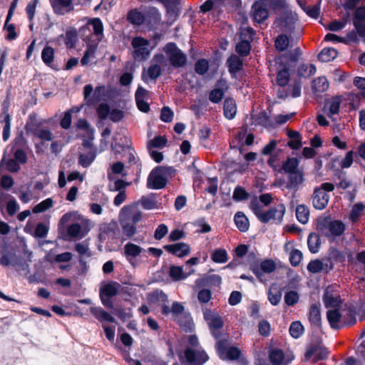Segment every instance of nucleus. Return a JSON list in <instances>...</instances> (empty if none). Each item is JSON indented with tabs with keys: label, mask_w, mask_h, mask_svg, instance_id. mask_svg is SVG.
<instances>
[{
	"label": "nucleus",
	"mask_w": 365,
	"mask_h": 365,
	"mask_svg": "<svg viewBox=\"0 0 365 365\" xmlns=\"http://www.w3.org/2000/svg\"><path fill=\"white\" fill-rule=\"evenodd\" d=\"M175 170L172 168L159 166L150 173L147 186L152 189L163 188L167 183V178L174 175Z\"/></svg>",
	"instance_id": "1"
},
{
	"label": "nucleus",
	"mask_w": 365,
	"mask_h": 365,
	"mask_svg": "<svg viewBox=\"0 0 365 365\" xmlns=\"http://www.w3.org/2000/svg\"><path fill=\"white\" fill-rule=\"evenodd\" d=\"M317 230L327 237H337L343 234L345 225L341 221L331 220L329 217L317 220Z\"/></svg>",
	"instance_id": "2"
},
{
	"label": "nucleus",
	"mask_w": 365,
	"mask_h": 365,
	"mask_svg": "<svg viewBox=\"0 0 365 365\" xmlns=\"http://www.w3.org/2000/svg\"><path fill=\"white\" fill-rule=\"evenodd\" d=\"M103 24L98 18L92 19L81 29L83 41L98 40V43H100L103 36Z\"/></svg>",
	"instance_id": "3"
},
{
	"label": "nucleus",
	"mask_w": 365,
	"mask_h": 365,
	"mask_svg": "<svg viewBox=\"0 0 365 365\" xmlns=\"http://www.w3.org/2000/svg\"><path fill=\"white\" fill-rule=\"evenodd\" d=\"M334 189V185L332 183L324 182L319 187L314 189L312 204L316 209L322 210L328 204L329 195L327 192L332 191Z\"/></svg>",
	"instance_id": "4"
},
{
	"label": "nucleus",
	"mask_w": 365,
	"mask_h": 365,
	"mask_svg": "<svg viewBox=\"0 0 365 365\" xmlns=\"http://www.w3.org/2000/svg\"><path fill=\"white\" fill-rule=\"evenodd\" d=\"M178 356L180 361L187 365H202L209 359L204 350L195 351L189 347L185 350L184 355L180 354Z\"/></svg>",
	"instance_id": "5"
},
{
	"label": "nucleus",
	"mask_w": 365,
	"mask_h": 365,
	"mask_svg": "<svg viewBox=\"0 0 365 365\" xmlns=\"http://www.w3.org/2000/svg\"><path fill=\"white\" fill-rule=\"evenodd\" d=\"M163 51L171 65L175 68L183 67L187 63V56L173 43H168Z\"/></svg>",
	"instance_id": "6"
},
{
	"label": "nucleus",
	"mask_w": 365,
	"mask_h": 365,
	"mask_svg": "<svg viewBox=\"0 0 365 365\" xmlns=\"http://www.w3.org/2000/svg\"><path fill=\"white\" fill-rule=\"evenodd\" d=\"M149 43L148 40L141 36H136L133 38L131 42L133 49L132 55L135 61H142L148 58L150 53L148 48Z\"/></svg>",
	"instance_id": "7"
},
{
	"label": "nucleus",
	"mask_w": 365,
	"mask_h": 365,
	"mask_svg": "<svg viewBox=\"0 0 365 365\" xmlns=\"http://www.w3.org/2000/svg\"><path fill=\"white\" fill-rule=\"evenodd\" d=\"M0 264L4 267L11 266L17 271L23 267V252L21 250H14L13 248L6 251L0 257Z\"/></svg>",
	"instance_id": "8"
},
{
	"label": "nucleus",
	"mask_w": 365,
	"mask_h": 365,
	"mask_svg": "<svg viewBox=\"0 0 365 365\" xmlns=\"http://www.w3.org/2000/svg\"><path fill=\"white\" fill-rule=\"evenodd\" d=\"M297 19V15L287 10L277 18L275 23L282 31L292 34L296 28Z\"/></svg>",
	"instance_id": "9"
},
{
	"label": "nucleus",
	"mask_w": 365,
	"mask_h": 365,
	"mask_svg": "<svg viewBox=\"0 0 365 365\" xmlns=\"http://www.w3.org/2000/svg\"><path fill=\"white\" fill-rule=\"evenodd\" d=\"M269 358L272 365H287L294 359L292 354H285L278 348H271L269 351Z\"/></svg>",
	"instance_id": "10"
},
{
	"label": "nucleus",
	"mask_w": 365,
	"mask_h": 365,
	"mask_svg": "<svg viewBox=\"0 0 365 365\" xmlns=\"http://www.w3.org/2000/svg\"><path fill=\"white\" fill-rule=\"evenodd\" d=\"M226 341L220 340L217 343V349L219 356L222 359L235 361L240 359L241 356L240 350L235 346H230L228 349L225 347Z\"/></svg>",
	"instance_id": "11"
},
{
	"label": "nucleus",
	"mask_w": 365,
	"mask_h": 365,
	"mask_svg": "<svg viewBox=\"0 0 365 365\" xmlns=\"http://www.w3.org/2000/svg\"><path fill=\"white\" fill-rule=\"evenodd\" d=\"M285 212V206L283 204H279L269 210L263 212L262 215L259 216V220L263 223H267L270 220L281 221Z\"/></svg>",
	"instance_id": "12"
},
{
	"label": "nucleus",
	"mask_w": 365,
	"mask_h": 365,
	"mask_svg": "<svg viewBox=\"0 0 365 365\" xmlns=\"http://www.w3.org/2000/svg\"><path fill=\"white\" fill-rule=\"evenodd\" d=\"M165 62V57L163 54H156L150 61L147 73L150 79L155 80L161 75V66Z\"/></svg>",
	"instance_id": "13"
},
{
	"label": "nucleus",
	"mask_w": 365,
	"mask_h": 365,
	"mask_svg": "<svg viewBox=\"0 0 365 365\" xmlns=\"http://www.w3.org/2000/svg\"><path fill=\"white\" fill-rule=\"evenodd\" d=\"M88 224V220H85L83 225L78 223H73L68 227V235L75 239H82L86 236L88 232L86 225Z\"/></svg>",
	"instance_id": "14"
},
{
	"label": "nucleus",
	"mask_w": 365,
	"mask_h": 365,
	"mask_svg": "<svg viewBox=\"0 0 365 365\" xmlns=\"http://www.w3.org/2000/svg\"><path fill=\"white\" fill-rule=\"evenodd\" d=\"M164 249L169 253L182 257L190 253V249L187 244L184 242H178L173 245H167L164 246Z\"/></svg>",
	"instance_id": "15"
},
{
	"label": "nucleus",
	"mask_w": 365,
	"mask_h": 365,
	"mask_svg": "<svg viewBox=\"0 0 365 365\" xmlns=\"http://www.w3.org/2000/svg\"><path fill=\"white\" fill-rule=\"evenodd\" d=\"M304 181V169H302L288 175V182L286 185V187L297 192L299 186L303 184Z\"/></svg>",
	"instance_id": "16"
},
{
	"label": "nucleus",
	"mask_w": 365,
	"mask_h": 365,
	"mask_svg": "<svg viewBox=\"0 0 365 365\" xmlns=\"http://www.w3.org/2000/svg\"><path fill=\"white\" fill-rule=\"evenodd\" d=\"M252 11L253 19L258 23L263 22L267 19L269 14H270V12L262 0L261 2L256 3L252 6Z\"/></svg>",
	"instance_id": "17"
},
{
	"label": "nucleus",
	"mask_w": 365,
	"mask_h": 365,
	"mask_svg": "<svg viewBox=\"0 0 365 365\" xmlns=\"http://www.w3.org/2000/svg\"><path fill=\"white\" fill-rule=\"evenodd\" d=\"M55 13L63 15L73 9V0H50Z\"/></svg>",
	"instance_id": "18"
},
{
	"label": "nucleus",
	"mask_w": 365,
	"mask_h": 365,
	"mask_svg": "<svg viewBox=\"0 0 365 365\" xmlns=\"http://www.w3.org/2000/svg\"><path fill=\"white\" fill-rule=\"evenodd\" d=\"M270 14L274 12L278 16L288 10L284 0H262Z\"/></svg>",
	"instance_id": "19"
},
{
	"label": "nucleus",
	"mask_w": 365,
	"mask_h": 365,
	"mask_svg": "<svg viewBox=\"0 0 365 365\" xmlns=\"http://www.w3.org/2000/svg\"><path fill=\"white\" fill-rule=\"evenodd\" d=\"M332 269L333 264L327 262L325 259L323 261L320 259L312 260L307 265V269L311 273H318L322 271L327 272Z\"/></svg>",
	"instance_id": "20"
},
{
	"label": "nucleus",
	"mask_w": 365,
	"mask_h": 365,
	"mask_svg": "<svg viewBox=\"0 0 365 365\" xmlns=\"http://www.w3.org/2000/svg\"><path fill=\"white\" fill-rule=\"evenodd\" d=\"M145 16L138 9H133L128 11L126 20L133 26H140L145 23Z\"/></svg>",
	"instance_id": "21"
},
{
	"label": "nucleus",
	"mask_w": 365,
	"mask_h": 365,
	"mask_svg": "<svg viewBox=\"0 0 365 365\" xmlns=\"http://www.w3.org/2000/svg\"><path fill=\"white\" fill-rule=\"evenodd\" d=\"M145 23L150 26L159 24L161 20V15L158 9L154 6H149L145 9Z\"/></svg>",
	"instance_id": "22"
},
{
	"label": "nucleus",
	"mask_w": 365,
	"mask_h": 365,
	"mask_svg": "<svg viewBox=\"0 0 365 365\" xmlns=\"http://www.w3.org/2000/svg\"><path fill=\"white\" fill-rule=\"evenodd\" d=\"M85 41L86 43L87 48L81 60V63L83 66L87 65L91 59L95 58V53L99 43H98V40Z\"/></svg>",
	"instance_id": "23"
},
{
	"label": "nucleus",
	"mask_w": 365,
	"mask_h": 365,
	"mask_svg": "<svg viewBox=\"0 0 365 365\" xmlns=\"http://www.w3.org/2000/svg\"><path fill=\"white\" fill-rule=\"evenodd\" d=\"M302 169L303 168L299 167V161L297 158H288L284 162H283L281 169H279L278 171L281 172V170H283L284 173L289 175Z\"/></svg>",
	"instance_id": "24"
},
{
	"label": "nucleus",
	"mask_w": 365,
	"mask_h": 365,
	"mask_svg": "<svg viewBox=\"0 0 365 365\" xmlns=\"http://www.w3.org/2000/svg\"><path fill=\"white\" fill-rule=\"evenodd\" d=\"M121 287V285L115 282H108L103 286H102L100 289L99 295L113 297L118 294L119 289Z\"/></svg>",
	"instance_id": "25"
},
{
	"label": "nucleus",
	"mask_w": 365,
	"mask_h": 365,
	"mask_svg": "<svg viewBox=\"0 0 365 365\" xmlns=\"http://www.w3.org/2000/svg\"><path fill=\"white\" fill-rule=\"evenodd\" d=\"M91 313L101 322H115V318L108 312L101 307H92L90 308Z\"/></svg>",
	"instance_id": "26"
},
{
	"label": "nucleus",
	"mask_w": 365,
	"mask_h": 365,
	"mask_svg": "<svg viewBox=\"0 0 365 365\" xmlns=\"http://www.w3.org/2000/svg\"><path fill=\"white\" fill-rule=\"evenodd\" d=\"M284 249L287 252H289V261L292 266H297L299 264L302 259V253L297 249H293L292 245L290 242H287L284 245Z\"/></svg>",
	"instance_id": "27"
},
{
	"label": "nucleus",
	"mask_w": 365,
	"mask_h": 365,
	"mask_svg": "<svg viewBox=\"0 0 365 365\" xmlns=\"http://www.w3.org/2000/svg\"><path fill=\"white\" fill-rule=\"evenodd\" d=\"M194 272V269H192L189 273H185L182 270V267L180 266L172 265L170 267L169 276L173 281H180L186 279L190 274Z\"/></svg>",
	"instance_id": "28"
},
{
	"label": "nucleus",
	"mask_w": 365,
	"mask_h": 365,
	"mask_svg": "<svg viewBox=\"0 0 365 365\" xmlns=\"http://www.w3.org/2000/svg\"><path fill=\"white\" fill-rule=\"evenodd\" d=\"M282 289L276 284H272L268 291V299L272 305H277L282 299Z\"/></svg>",
	"instance_id": "29"
},
{
	"label": "nucleus",
	"mask_w": 365,
	"mask_h": 365,
	"mask_svg": "<svg viewBox=\"0 0 365 365\" xmlns=\"http://www.w3.org/2000/svg\"><path fill=\"white\" fill-rule=\"evenodd\" d=\"M325 261L328 263L331 262L333 264L334 263H344L345 262V255L341 251L336 248H331L329 250Z\"/></svg>",
	"instance_id": "30"
},
{
	"label": "nucleus",
	"mask_w": 365,
	"mask_h": 365,
	"mask_svg": "<svg viewBox=\"0 0 365 365\" xmlns=\"http://www.w3.org/2000/svg\"><path fill=\"white\" fill-rule=\"evenodd\" d=\"M237 113L235 101L232 98H226L224 102V115L227 119H232Z\"/></svg>",
	"instance_id": "31"
},
{
	"label": "nucleus",
	"mask_w": 365,
	"mask_h": 365,
	"mask_svg": "<svg viewBox=\"0 0 365 365\" xmlns=\"http://www.w3.org/2000/svg\"><path fill=\"white\" fill-rule=\"evenodd\" d=\"M171 314L173 320L180 322V319L184 316L185 317H189V314H187L185 312L184 306L178 302H175L173 303L171 307Z\"/></svg>",
	"instance_id": "32"
},
{
	"label": "nucleus",
	"mask_w": 365,
	"mask_h": 365,
	"mask_svg": "<svg viewBox=\"0 0 365 365\" xmlns=\"http://www.w3.org/2000/svg\"><path fill=\"white\" fill-rule=\"evenodd\" d=\"M229 71L231 73H236L242 68V60L237 55H232L227 61Z\"/></svg>",
	"instance_id": "33"
},
{
	"label": "nucleus",
	"mask_w": 365,
	"mask_h": 365,
	"mask_svg": "<svg viewBox=\"0 0 365 365\" xmlns=\"http://www.w3.org/2000/svg\"><path fill=\"white\" fill-rule=\"evenodd\" d=\"M312 90L314 93H323L329 88V83L324 76L319 77L312 81Z\"/></svg>",
	"instance_id": "34"
},
{
	"label": "nucleus",
	"mask_w": 365,
	"mask_h": 365,
	"mask_svg": "<svg viewBox=\"0 0 365 365\" xmlns=\"http://www.w3.org/2000/svg\"><path fill=\"white\" fill-rule=\"evenodd\" d=\"M142 250L140 246L128 242L124 247V255L128 259L130 260V258L138 256L142 252Z\"/></svg>",
	"instance_id": "35"
},
{
	"label": "nucleus",
	"mask_w": 365,
	"mask_h": 365,
	"mask_svg": "<svg viewBox=\"0 0 365 365\" xmlns=\"http://www.w3.org/2000/svg\"><path fill=\"white\" fill-rule=\"evenodd\" d=\"M324 302L327 308L339 309L341 307V302L339 296H334L328 292L324 296Z\"/></svg>",
	"instance_id": "36"
},
{
	"label": "nucleus",
	"mask_w": 365,
	"mask_h": 365,
	"mask_svg": "<svg viewBox=\"0 0 365 365\" xmlns=\"http://www.w3.org/2000/svg\"><path fill=\"white\" fill-rule=\"evenodd\" d=\"M327 319L330 324V326L334 329L339 328L338 323L341 317V314L339 312V309H330L327 313Z\"/></svg>",
	"instance_id": "37"
},
{
	"label": "nucleus",
	"mask_w": 365,
	"mask_h": 365,
	"mask_svg": "<svg viewBox=\"0 0 365 365\" xmlns=\"http://www.w3.org/2000/svg\"><path fill=\"white\" fill-rule=\"evenodd\" d=\"M205 318L212 329H220L223 326L221 317L213 314L211 312L205 313Z\"/></svg>",
	"instance_id": "38"
},
{
	"label": "nucleus",
	"mask_w": 365,
	"mask_h": 365,
	"mask_svg": "<svg viewBox=\"0 0 365 365\" xmlns=\"http://www.w3.org/2000/svg\"><path fill=\"white\" fill-rule=\"evenodd\" d=\"M287 135L290 138L288 145L292 149H299L302 146L300 134L297 131L289 130Z\"/></svg>",
	"instance_id": "39"
},
{
	"label": "nucleus",
	"mask_w": 365,
	"mask_h": 365,
	"mask_svg": "<svg viewBox=\"0 0 365 365\" xmlns=\"http://www.w3.org/2000/svg\"><path fill=\"white\" fill-rule=\"evenodd\" d=\"M341 102L338 98H332L325 106L324 109H327V115L332 118V115L337 114L339 111Z\"/></svg>",
	"instance_id": "40"
},
{
	"label": "nucleus",
	"mask_w": 365,
	"mask_h": 365,
	"mask_svg": "<svg viewBox=\"0 0 365 365\" xmlns=\"http://www.w3.org/2000/svg\"><path fill=\"white\" fill-rule=\"evenodd\" d=\"M309 321L312 324L319 327L321 324V314L319 306L312 304L309 310Z\"/></svg>",
	"instance_id": "41"
},
{
	"label": "nucleus",
	"mask_w": 365,
	"mask_h": 365,
	"mask_svg": "<svg viewBox=\"0 0 365 365\" xmlns=\"http://www.w3.org/2000/svg\"><path fill=\"white\" fill-rule=\"evenodd\" d=\"M337 51L334 48H324L318 56L319 61L322 62H329L337 56Z\"/></svg>",
	"instance_id": "42"
},
{
	"label": "nucleus",
	"mask_w": 365,
	"mask_h": 365,
	"mask_svg": "<svg viewBox=\"0 0 365 365\" xmlns=\"http://www.w3.org/2000/svg\"><path fill=\"white\" fill-rule=\"evenodd\" d=\"M235 222L237 228L241 232H245L249 228V222L246 216L241 212L236 213L235 216Z\"/></svg>",
	"instance_id": "43"
},
{
	"label": "nucleus",
	"mask_w": 365,
	"mask_h": 365,
	"mask_svg": "<svg viewBox=\"0 0 365 365\" xmlns=\"http://www.w3.org/2000/svg\"><path fill=\"white\" fill-rule=\"evenodd\" d=\"M95 150H90L87 154L81 153L78 157V163L83 168L88 167L96 158Z\"/></svg>",
	"instance_id": "44"
},
{
	"label": "nucleus",
	"mask_w": 365,
	"mask_h": 365,
	"mask_svg": "<svg viewBox=\"0 0 365 365\" xmlns=\"http://www.w3.org/2000/svg\"><path fill=\"white\" fill-rule=\"evenodd\" d=\"M296 216L301 223H307L309 217V210L308 207L304 205H298L296 208Z\"/></svg>",
	"instance_id": "45"
},
{
	"label": "nucleus",
	"mask_w": 365,
	"mask_h": 365,
	"mask_svg": "<svg viewBox=\"0 0 365 365\" xmlns=\"http://www.w3.org/2000/svg\"><path fill=\"white\" fill-rule=\"evenodd\" d=\"M307 244L309 251L316 253L320 245L319 237L315 233H311L308 237Z\"/></svg>",
	"instance_id": "46"
},
{
	"label": "nucleus",
	"mask_w": 365,
	"mask_h": 365,
	"mask_svg": "<svg viewBox=\"0 0 365 365\" xmlns=\"http://www.w3.org/2000/svg\"><path fill=\"white\" fill-rule=\"evenodd\" d=\"M289 41L288 37L284 34L279 35L274 41V46L279 51H285L289 46Z\"/></svg>",
	"instance_id": "47"
},
{
	"label": "nucleus",
	"mask_w": 365,
	"mask_h": 365,
	"mask_svg": "<svg viewBox=\"0 0 365 365\" xmlns=\"http://www.w3.org/2000/svg\"><path fill=\"white\" fill-rule=\"evenodd\" d=\"M41 122L37 119L36 115H31L26 126L27 133H31L34 134L41 127Z\"/></svg>",
	"instance_id": "48"
},
{
	"label": "nucleus",
	"mask_w": 365,
	"mask_h": 365,
	"mask_svg": "<svg viewBox=\"0 0 365 365\" xmlns=\"http://www.w3.org/2000/svg\"><path fill=\"white\" fill-rule=\"evenodd\" d=\"M211 258L216 263H225L227 261V253L224 249H217L214 251Z\"/></svg>",
	"instance_id": "49"
},
{
	"label": "nucleus",
	"mask_w": 365,
	"mask_h": 365,
	"mask_svg": "<svg viewBox=\"0 0 365 365\" xmlns=\"http://www.w3.org/2000/svg\"><path fill=\"white\" fill-rule=\"evenodd\" d=\"M250 44L247 40H242L239 42L235 47V51L242 56H246L250 53Z\"/></svg>",
	"instance_id": "50"
},
{
	"label": "nucleus",
	"mask_w": 365,
	"mask_h": 365,
	"mask_svg": "<svg viewBox=\"0 0 365 365\" xmlns=\"http://www.w3.org/2000/svg\"><path fill=\"white\" fill-rule=\"evenodd\" d=\"M364 210V205L362 203L355 204L350 213V219L356 222L362 215Z\"/></svg>",
	"instance_id": "51"
},
{
	"label": "nucleus",
	"mask_w": 365,
	"mask_h": 365,
	"mask_svg": "<svg viewBox=\"0 0 365 365\" xmlns=\"http://www.w3.org/2000/svg\"><path fill=\"white\" fill-rule=\"evenodd\" d=\"M11 120V118L10 115H6L4 117L3 122L4 123V125L3 128L2 138L4 142L7 141L10 137Z\"/></svg>",
	"instance_id": "52"
},
{
	"label": "nucleus",
	"mask_w": 365,
	"mask_h": 365,
	"mask_svg": "<svg viewBox=\"0 0 365 365\" xmlns=\"http://www.w3.org/2000/svg\"><path fill=\"white\" fill-rule=\"evenodd\" d=\"M200 282L212 286H219L221 284L222 279L221 277L217 274H211L207 275L202 280H197L196 284H200Z\"/></svg>",
	"instance_id": "53"
},
{
	"label": "nucleus",
	"mask_w": 365,
	"mask_h": 365,
	"mask_svg": "<svg viewBox=\"0 0 365 365\" xmlns=\"http://www.w3.org/2000/svg\"><path fill=\"white\" fill-rule=\"evenodd\" d=\"M289 81V74L288 69L284 68L278 71L277 76V83L279 86H285Z\"/></svg>",
	"instance_id": "54"
},
{
	"label": "nucleus",
	"mask_w": 365,
	"mask_h": 365,
	"mask_svg": "<svg viewBox=\"0 0 365 365\" xmlns=\"http://www.w3.org/2000/svg\"><path fill=\"white\" fill-rule=\"evenodd\" d=\"M124 164L122 162H116L111 166L112 173L108 174V178L110 180H113V174H121L123 176H125L126 173H124Z\"/></svg>",
	"instance_id": "55"
},
{
	"label": "nucleus",
	"mask_w": 365,
	"mask_h": 365,
	"mask_svg": "<svg viewBox=\"0 0 365 365\" xmlns=\"http://www.w3.org/2000/svg\"><path fill=\"white\" fill-rule=\"evenodd\" d=\"M303 331L304 327L299 322H294L291 324L289 332L294 338L299 337L302 334Z\"/></svg>",
	"instance_id": "56"
},
{
	"label": "nucleus",
	"mask_w": 365,
	"mask_h": 365,
	"mask_svg": "<svg viewBox=\"0 0 365 365\" xmlns=\"http://www.w3.org/2000/svg\"><path fill=\"white\" fill-rule=\"evenodd\" d=\"M167 139L164 136H156L153 140H150L148 143V148L151 150V148H163L165 146Z\"/></svg>",
	"instance_id": "57"
},
{
	"label": "nucleus",
	"mask_w": 365,
	"mask_h": 365,
	"mask_svg": "<svg viewBox=\"0 0 365 365\" xmlns=\"http://www.w3.org/2000/svg\"><path fill=\"white\" fill-rule=\"evenodd\" d=\"M209 68V63L206 59L198 60L195 65V71L199 75H204Z\"/></svg>",
	"instance_id": "58"
},
{
	"label": "nucleus",
	"mask_w": 365,
	"mask_h": 365,
	"mask_svg": "<svg viewBox=\"0 0 365 365\" xmlns=\"http://www.w3.org/2000/svg\"><path fill=\"white\" fill-rule=\"evenodd\" d=\"M53 205V200L50 198H48L39 204L36 205L33 208V212L34 213H39L43 212L46 211V210L49 209Z\"/></svg>",
	"instance_id": "59"
},
{
	"label": "nucleus",
	"mask_w": 365,
	"mask_h": 365,
	"mask_svg": "<svg viewBox=\"0 0 365 365\" xmlns=\"http://www.w3.org/2000/svg\"><path fill=\"white\" fill-rule=\"evenodd\" d=\"M224 96V91L222 88H217L210 91L209 95V100L215 103L221 101Z\"/></svg>",
	"instance_id": "60"
},
{
	"label": "nucleus",
	"mask_w": 365,
	"mask_h": 365,
	"mask_svg": "<svg viewBox=\"0 0 365 365\" xmlns=\"http://www.w3.org/2000/svg\"><path fill=\"white\" fill-rule=\"evenodd\" d=\"M34 136L42 140L51 141L53 138L51 132L48 129L38 128L34 134Z\"/></svg>",
	"instance_id": "61"
},
{
	"label": "nucleus",
	"mask_w": 365,
	"mask_h": 365,
	"mask_svg": "<svg viewBox=\"0 0 365 365\" xmlns=\"http://www.w3.org/2000/svg\"><path fill=\"white\" fill-rule=\"evenodd\" d=\"M77 41V33L75 30H69L66 33L65 43L69 48L74 47Z\"/></svg>",
	"instance_id": "62"
},
{
	"label": "nucleus",
	"mask_w": 365,
	"mask_h": 365,
	"mask_svg": "<svg viewBox=\"0 0 365 365\" xmlns=\"http://www.w3.org/2000/svg\"><path fill=\"white\" fill-rule=\"evenodd\" d=\"M249 196V193L243 187L238 186L235 189L232 197L236 201H241L248 199Z\"/></svg>",
	"instance_id": "63"
},
{
	"label": "nucleus",
	"mask_w": 365,
	"mask_h": 365,
	"mask_svg": "<svg viewBox=\"0 0 365 365\" xmlns=\"http://www.w3.org/2000/svg\"><path fill=\"white\" fill-rule=\"evenodd\" d=\"M299 294L295 291H289L284 295V302L288 306H293L299 301Z\"/></svg>",
	"instance_id": "64"
}]
</instances>
